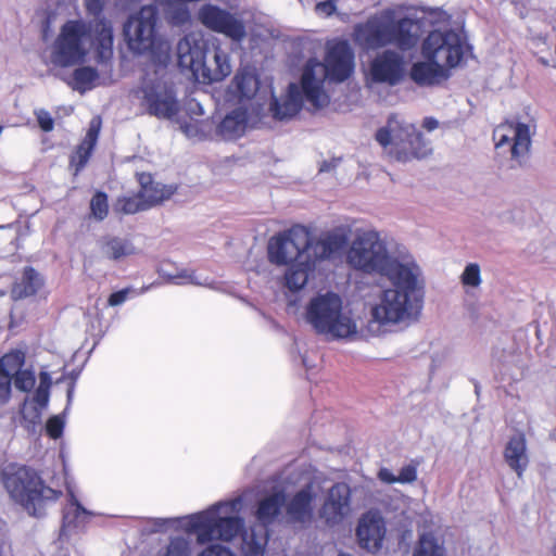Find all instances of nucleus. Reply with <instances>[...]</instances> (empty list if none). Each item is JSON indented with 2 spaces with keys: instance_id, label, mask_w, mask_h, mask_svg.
I'll list each match as a JSON object with an SVG mask.
<instances>
[{
  "instance_id": "58836bf2",
  "label": "nucleus",
  "mask_w": 556,
  "mask_h": 556,
  "mask_svg": "<svg viewBox=\"0 0 556 556\" xmlns=\"http://www.w3.org/2000/svg\"><path fill=\"white\" fill-rule=\"evenodd\" d=\"M148 208V205L146 204L144 200L140 197L139 192L134 197H122L117 200L115 204V211L122 212L127 215L136 214Z\"/></svg>"
},
{
  "instance_id": "338daca9",
  "label": "nucleus",
  "mask_w": 556,
  "mask_h": 556,
  "mask_svg": "<svg viewBox=\"0 0 556 556\" xmlns=\"http://www.w3.org/2000/svg\"><path fill=\"white\" fill-rule=\"evenodd\" d=\"M336 165L332 162L324 161L319 167V172H330Z\"/></svg>"
},
{
  "instance_id": "2f4dec72",
  "label": "nucleus",
  "mask_w": 556,
  "mask_h": 556,
  "mask_svg": "<svg viewBox=\"0 0 556 556\" xmlns=\"http://www.w3.org/2000/svg\"><path fill=\"white\" fill-rule=\"evenodd\" d=\"M99 73L94 67L80 66L74 70L72 75L64 78V81L75 91L85 93L97 86Z\"/></svg>"
},
{
  "instance_id": "13d9d810",
  "label": "nucleus",
  "mask_w": 556,
  "mask_h": 556,
  "mask_svg": "<svg viewBox=\"0 0 556 556\" xmlns=\"http://www.w3.org/2000/svg\"><path fill=\"white\" fill-rule=\"evenodd\" d=\"M105 0H85L86 9L89 14L93 15L96 18L101 15L104 8Z\"/></svg>"
},
{
  "instance_id": "6e6552de",
  "label": "nucleus",
  "mask_w": 556,
  "mask_h": 556,
  "mask_svg": "<svg viewBox=\"0 0 556 556\" xmlns=\"http://www.w3.org/2000/svg\"><path fill=\"white\" fill-rule=\"evenodd\" d=\"M377 142L396 161L407 162L424 159L432 151L429 142L414 124L396 114L390 115L387 125L375 136Z\"/></svg>"
},
{
  "instance_id": "a18cd8bd",
  "label": "nucleus",
  "mask_w": 556,
  "mask_h": 556,
  "mask_svg": "<svg viewBox=\"0 0 556 556\" xmlns=\"http://www.w3.org/2000/svg\"><path fill=\"white\" fill-rule=\"evenodd\" d=\"M139 193L149 208L162 202L165 198L163 188H161L157 182H153L151 186H148V189L146 190H140Z\"/></svg>"
},
{
  "instance_id": "f257e3e1",
  "label": "nucleus",
  "mask_w": 556,
  "mask_h": 556,
  "mask_svg": "<svg viewBox=\"0 0 556 556\" xmlns=\"http://www.w3.org/2000/svg\"><path fill=\"white\" fill-rule=\"evenodd\" d=\"M391 287L384 289L379 302L371 307L370 318L361 337H379L388 328L401 323L417 320L425 300L422 270L417 262L386 277Z\"/></svg>"
},
{
  "instance_id": "4c0bfd02",
  "label": "nucleus",
  "mask_w": 556,
  "mask_h": 556,
  "mask_svg": "<svg viewBox=\"0 0 556 556\" xmlns=\"http://www.w3.org/2000/svg\"><path fill=\"white\" fill-rule=\"evenodd\" d=\"M157 556H191V541L185 536H172Z\"/></svg>"
},
{
  "instance_id": "4be33fe9",
  "label": "nucleus",
  "mask_w": 556,
  "mask_h": 556,
  "mask_svg": "<svg viewBox=\"0 0 556 556\" xmlns=\"http://www.w3.org/2000/svg\"><path fill=\"white\" fill-rule=\"evenodd\" d=\"M422 35V21L418 18L391 17V46L406 52L415 48Z\"/></svg>"
},
{
  "instance_id": "c9c22d12",
  "label": "nucleus",
  "mask_w": 556,
  "mask_h": 556,
  "mask_svg": "<svg viewBox=\"0 0 556 556\" xmlns=\"http://www.w3.org/2000/svg\"><path fill=\"white\" fill-rule=\"evenodd\" d=\"M233 83L239 96L244 99L253 98L258 89V79L251 72L243 71L238 73L233 78Z\"/></svg>"
},
{
  "instance_id": "4468645a",
  "label": "nucleus",
  "mask_w": 556,
  "mask_h": 556,
  "mask_svg": "<svg viewBox=\"0 0 556 556\" xmlns=\"http://www.w3.org/2000/svg\"><path fill=\"white\" fill-rule=\"evenodd\" d=\"M137 98L146 112L159 118H172L178 113V104L173 92L154 83L143 84L137 91Z\"/></svg>"
},
{
  "instance_id": "052dcab7",
  "label": "nucleus",
  "mask_w": 556,
  "mask_h": 556,
  "mask_svg": "<svg viewBox=\"0 0 556 556\" xmlns=\"http://www.w3.org/2000/svg\"><path fill=\"white\" fill-rule=\"evenodd\" d=\"M396 477L397 476H395L389 468L386 467L378 471L379 480L388 484L397 483Z\"/></svg>"
},
{
  "instance_id": "774afa93",
  "label": "nucleus",
  "mask_w": 556,
  "mask_h": 556,
  "mask_svg": "<svg viewBox=\"0 0 556 556\" xmlns=\"http://www.w3.org/2000/svg\"><path fill=\"white\" fill-rule=\"evenodd\" d=\"M50 384L51 381H50V377L47 372H42L40 375V384L39 386H47V384Z\"/></svg>"
},
{
  "instance_id": "6e6d98bb",
  "label": "nucleus",
  "mask_w": 556,
  "mask_h": 556,
  "mask_svg": "<svg viewBox=\"0 0 556 556\" xmlns=\"http://www.w3.org/2000/svg\"><path fill=\"white\" fill-rule=\"evenodd\" d=\"M101 122L98 118H93L90 123L87 135L84 139V142H87L89 146L94 147L98 140V136L100 132Z\"/></svg>"
},
{
  "instance_id": "c03bdc74",
  "label": "nucleus",
  "mask_w": 556,
  "mask_h": 556,
  "mask_svg": "<svg viewBox=\"0 0 556 556\" xmlns=\"http://www.w3.org/2000/svg\"><path fill=\"white\" fill-rule=\"evenodd\" d=\"M93 148L94 147L89 146L87 142L84 141L78 146L75 154L71 159V164L75 166L76 172L81 170L86 166Z\"/></svg>"
},
{
  "instance_id": "1a4fd4ad",
  "label": "nucleus",
  "mask_w": 556,
  "mask_h": 556,
  "mask_svg": "<svg viewBox=\"0 0 556 556\" xmlns=\"http://www.w3.org/2000/svg\"><path fill=\"white\" fill-rule=\"evenodd\" d=\"M469 46L455 30H432L421 43L425 60L434 61L447 71L463 62Z\"/></svg>"
},
{
  "instance_id": "473e14b6",
  "label": "nucleus",
  "mask_w": 556,
  "mask_h": 556,
  "mask_svg": "<svg viewBox=\"0 0 556 556\" xmlns=\"http://www.w3.org/2000/svg\"><path fill=\"white\" fill-rule=\"evenodd\" d=\"M101 253L109 260L118 261L135 253V247L128 239L106 237L101 242Z\"/></svg>"
},
{
  "instance_id": "20e7f679",
  "label": "nucleus",
  "mask_w": 556,
  "mask_h": 556,
  "mask_svg": "<svg viewBox=\"0 0 556 556\" xmlns=\"http://www.w3.org/2000/svg\"><path fill=\"white\" fill-rule=\"evenodd\" d=\"M346 262L352 268L364 274L387 277L416 260L404 247L390 252L379 232L366 230L357 233L352 241L346 253Z\"/></svg>"
},
{
  "instance_id": "c85d7f7f",
  "label": "nucleus",
  "mask_w": 556,
  "mask_h": 556,
  "mask_svg": "<svg viewBox=\"0 0 556 556\" xmlns=\"http://www.w3.org/2000/svg\"><path fill=\"white\" fill-rule=\"evenodd\" d=\"M289 267L285 274V283L290 291H300L308 281L309 275L314 271L316 263L308 256L305 260L288 264Z\"/></svg>"
},
{
  "instance_id": "7ed1b4c3",
  "label": "nucleus",
  "mask_w": 556,
  "mask_h": 556,
  "mask_svg": "<svg viewBox=\"0 0 556 556\" xmlns=\"http://www.w3.org/2000/svg\"><path fill=\"white\" fill-rule=\"evenodd\" d=\"M354 71V53L345 40L337 41L327 49L325 62L309 59L302 73L301 83L306 100L314 109H321L329 103L324 91L325 79L342 83Z\"/></svg>"
},
{
  "instance_id": "9d476101",
  "label": "nucleus",
  "mask_w": 556,
  "mask_h": 556,
  "mask_svg": "<svg viewBox=\"0 0 556 556\" xmlns=\"http://www.w3.org/2000/svg\"><path fill=\"white\" fill-rule=\"evenodd\" d=\"M308 256V229L302 225L277 233L268 242V260L274 265L283 266Z\"/></svg>"
},
{
  "instance_id": "de8ad7c7",
  "label": "nucleus",
  "mask_w": 556,
  "mask_h": 556,
  "mask_svg": "<svg viewBox=\"0 0 556 556\" xmlns=\"http://www.w3.org/2000/svg\"><path fill=\"white\" fill-rule=\"evenodd\" d=\"M462 282L464 286L478 287L481 283L480 266L477 263H469L463 274Z\"/></svg>"
},
{
  "instance_id": "0eeeda50",
  "label": "nucleus",
  "mask_w": 556,
  "mask_h": 556,
  "mask_svg": "<svg viewBox=\"0 0 556 556\" xmlns=\"http://www.w3.org/2000/svg\"><path fill=\"white\" fill-rule=\"evenodd\" d=\"M305 319L318 334L332 339H350L358 334L351 311L344 309L341 296L331 291L311 299Z\"/></svg>"
},
{
  "instance_id": "bf43d9fd",
  "label": "nucleus",
  "mask_w": 556,
  "mask_h": 556,
  "mask_svg": "<svg viewBox=\"0 0 556 556\" xmlns=\"http://www.w3.org/2000/svg\"><path fill=\"white\" fill-rule=\"evenodd\" d=\"M316 11L325 15H331L336 11V3L332 0L321 1L316 4Z\"/></svg>"
},
{
  "instance_id": "09e8293b",
  "label": "nucleus",
  "mask_w": 556,
  "mask_h": 556,
  "mask_svg": "<svg viewBox=\"0 0 556 556\" xmlns=\"http://www.w3.org/2000/svg\"><path fill=\"white\" fill-rule=\"evenodd\" d=\"M65 421L62 415H55L48 419L46 430L51 439H59L63 434Z\"/></svg>"
},
{
  "instance_id": "39448f33",
  "label": "nucleus",
  "mask_w": 556,
  "mask_h": 556,
  "mask_svg": "<svg viewBox=\"0 0 556 556\" xmlns=\"http://www.w3.org/2000/svg\"><path fill=\"white\" fill-rule=\"evenodd\" d=\"M240 497L219 502L207 509L181 518L188 534H195L200 544L213 540L229 542L244 530V520L237 514L241 510Z\"/></svg>"
},
{
  "instance_id": "49530a36",
  "label": "nucleus",
  "mask_w": 556,
  "mask_h": 556,
  "mask_svg": "<svg viewBox=\"0 0 556 556\" xmlns=\"http://www.w3.org/2000/svg\"><path fill=\"white\" fill-rule=\"evenodd\" d=\"M14 386L17 390L27 392L30 391L36 382L35 374L28 369H21L13 375Z\"/></svg>"
},
{
  "instance_id": "680f3d73",
  "label": "nucleus",
  "mask_w": 556,
  "mask_h": 556,
  "mask_svg": "<svg viewBox=\"0 0 556 556\" xmlns=\"http://www.w3.org/2000/svg\"><path fill=\"white\" fill-rule=\"evenodd\" d=\"M150 521L153 526V531L160 532L163 531L166 526L174 525V522H176L177 519L152 518Z\"/></svg>"
},
{
  "instance_id": "dca6fc26",
  "label": "nucleus",
  "mask_w": 556,
  "mask_h": 556,
  "mask_svg": "<svg viewBox=\"0 0 556 556\" xmlns=\"http://www.w3.org/2000/svg\"><path fill=\"white\" fill-rule=\"evenodd\" d=\"M393 9H386L379 15L370 17L365 24L355 27V38L366 49H379L391 46V17Z\"/></svg>"
},
{
  "instance_id": "a19ab883",
  "label": "nucleus",
  "mask_w": 556,
  "mask_h": 556,
  "mask_svg": "<svg viewBox=\"0 0 556 556\" xmlns=\"http://www.w3.org/2000/svg\"><path fill=\"white\" fill-rule=\"evenodd\" d=\"M163 273L167 280L174 285L190 283L197 286H210L206 278L204 280H199L194 275V271L187 268L177 269L175 273H165L164 270Z\"/></svg>"
},
{
  "instance_id": "0e129e2a",
  "label": "nucleus",
  "mask_w": 556,
  "mask_h": 556,
  "mask_svg": "<svg viewBox=\"0 0 556 556\" xmlns=\"http://www.w3.org/2000/svg\"><path fill=\"white\" fill-rule=\"evenodd\" d=\"M422 127L428 131H433L439 127V122L434 117H426L422 122Z\"/></svg>"
},
{
  "instance_id": "864d4df0",
  "label": "nucleus",
  "mask_w": 556,
  "mask_h": 556,
  "mask_svg": "<svg viewBox=\"0 0 556 556\" xmlns=\"http://www.w3.org/2000/svg\"><path fill=\"white\" fill-rule=\"evenodd\" d=\"M30 403H34L40 409L47 407L49 403V383L47 386H39L36 389L33 401Z\"/></svg>"
},
{
  "instance_id": "5fc2aeb1",
  "label": "nucleus",
  "mask_w": 556,
  "mask_h": 556,
  "mask_svg": "<svg viewBox=\"0 0 556 556\" xmlns=\"http://www.w3.org/2000/svg\"><path fill=\"white\" fill-rule=\"evenodd\" d=\"M199 556H236L228 547L212 544L204 548Z\"/></svg>"
},
{
  "instance_id": "f8f14e48",
  "label": "nucleus",
  "mask_w": 556,
  "mask_h": 556,
  "mask_svg": "<svg viewBox=\"0 0 556 556\" xmlns=\"http://www.w3.org/2000/svg\"><path fill=\"white\" fill-rule=\"evenodd\" d=\"M198 18L207 29L223 34L232 41L241 42L247 36L243 21L237 14L216 4H203L198 11Z\"/></svg>"
},
{
  "instance_id": "f704fd0d",
  "label": "nucleus",
  "mask_w": 556,
  "mask_h": 556,
  "mask_svg": "<svg viewBox=\"0 0 556 556\" xmlns=\"http://www.w3.org/2000/svg\"><path fill=\"white\" fill-rule=\"evenodd\" d=\"M445 547L432 533L420 535L413 556H445Z\"/></svg>"
},
{
  "instance_id": "3c124183",
  "label": "nucleus",
  "mask_w": 556,
  "mask_h": 556,
  "mask_svg": "<svg viewBox=\"0 0 556 556\" xmlns=\"http://www.w3.org/2000/svg\"><path fill=\"white\" fill-rule=\"evenodd\" d=\"M417 479V465L410 463L401 468L396 477L397 483H413Z\"/></svg>"
},
{
  "instance_id": "e2e57ef3",
  "label": "nucleus",
  "mask_w": 556,
  "mask_h": 556,
  "mask_svg": "<svg viewBox=\"0 0 556 556\" xmlns=\"http://www.w3.org/2000/svg\"><path fill=\"white\" fill-rule=\"evenodd\" d=\"M138 181L140 184V187H141L140 190L148 189V186H151L154 182L151 174H148V173L139 174Z\"/></svg>"
},
{
  "instance_id": "412c9836",
  "label": "nucleus",
  "mask_w": 556,
  "mask_h": 556,
  "mask_svg": "<svg viewBox=\"0 0 556 556\" xmlns=\"http://www.w3.org/2000/svg\"><path fill=\"white\" fill-rule=\"evenodd\" d=\"M349 242V236L345 229L336 228L318 239H312L308 232V253L315 263L330 260L334 254L341 252Z\"/></svg>"
},
{
  "instance_id": "a211bd4d",
  "label": "nucleus",
  "mask_w": 556,
  "mask_h": 556,
  "mask_svg": "<svg viewBox=\"0 0 556 556\" xmlns=\"http://www.w3.org/2000/svg\"><path fill=\"white\" fill-rule=\"evenodd\" d=\"M404 58L394 50H384L370 63L369 74L374 83L399 85L404 78Z\"/></svg>"
},
{
  "instance_id": "f03ea898",
  "label": "nucleus",
  "mask_w": 556,
  "mask_h": 556,
  "mask_svg": "<svg viewBox=\"0 0 556 556\" xmlns=\"http://www.w3.org/2000/svg\"><path fill=\"white\" fill-rule=\"evenodd\" d=\"M113 26L108 20H68L53 41L51 62L59 67L79 65L93 49L96 61L105 64L113 56Z\"/></svg>"
},
{
  "instance_id": "393cba45",
  "label": "nucleus",
  "mask_w": 556,
  "mask_h": 556,
  "mask_svg": "<svg viewBox=\"0 0 556 556\" xmlns=\"http://www.w3.org/2000/svg\"><path fill=\"white\" fill-rule=\"evenodd\" d=\"M304 100L308 102L303 87L291 83L288 86L287 98L283 102L280 103L277 99L271 102L270 111L273 112V116L280 121L293 117L301 111Z\"/></svg>"
},
{
  "instance_id": "9b49d317",
  "label": "nucleus",
  "mask_w": 556,
  "mask_h": 556,
  "mask_svg": "<svg viewBox=\"0 0 556 556\" xmlns=\"http://www.w3.org/2000/svg\"><path fill=\"white\" fill-rule=\"evenodd\" d=\"M157 9L144 5L136 15H131L124 25V36L130 51L143 54L150 51L156 38Z\"/></svg>"
},
{
  "instance_id": "e433bc0d",
  "label": "nucleus",
  "mask_w": 556,
  "mask_h": 556,
  "mask_svg": "<svg viewBox=\"0 0 556 556\" xmlns=\"http://www.w3.org/2000/svg\"><path fill=\"white\" fill-rule=\"evenodd\" d=\"M41 410L34 403H29L27 400L24 401L20 414H21V425L28 432H36L37 427L41 424Z\"/></svg>"
},
{
  "instance_id": "f3484780",
  "label": "nucleus",
  "mask_w": 556,
  "mask_h": 556,
  "mask_svg": "<svg viewBox=\"0 0 556 556\" xmlns=\"http://www.w3.org/2000/svg\"><path fill=\"white\" fill-rule=\"evenodd\" d=\"M317 493L306 483L291 496L286 495L285 514L289 523L308 526L314 520Z\"/></svg>"
},
{
  "instance_id": "72a5a7b5",
  "label": "nucleus",
  "mask_w": 556,
  "mask_h": 556,
  "mask_svg": "<svg viewBox=\"0 0 556 556\" xmlns=\"http://www.w3.org/2000/svg\"><path fill=\"white\" fill-rule=\"evenodd\" d=\"M247 117L241 110L227 114L218 125V134L226 140L240 137L245 129Z\"/></svg>"
},
{
  "instance_id": "5701e85b",
  "label": "nucleus",
  "mask_w": 556,
  "mask_h": 556,
  "mask_svg": "<svg viewBox=\"0 0 556 556\" xmlns=\"http://www.w3.org/2000/svg\"><path fill=\"white\" fill-rule=\"evenodd\" d=\"M93 516L96 514L85 508L75 494L70 491L62 514L61 538L84 531Z\"/></svg>"
},
{
  "instance_id": "2eb2a0df",
  "label": "nucleus",
  "mask_w": 556,
  "mask_h": 556,
  "mask_svg": "<svg viewBox=\"0 0 556 556\" xmlns=\"http://www.w3.org/2000/svg\"><path fill=\"white\" fill-rule=\"evenodd\" d=\"M351 488L345 482L332 484L318 509L319 519L328 527L340 525L351 511Z\"/></svg>"
},
{
  "instance_id": "7c9ffc66",
  "label": "nucleus",
  "mask_w": 556,
  "mask_h": 556,
  "mask_svg": "<svg viewBox=\"0 0 556 556\" xmlns=\"http://www.w3.org/2000/svg\"><path fill=\"white\" fill-rule=\"evenodd\" d=\"M42 286V279L33 267L26 266L20 280L12 288V298L15 300L35 295Z\"/></svg>"
},
{
  "instance_id": "aec40b11",
  "label": "nucleus",
  "mask_w": 556,
  "mask_h": 556,
  "mask_svg": "<svg viewBox=\"0 0 556 556\" xmlns=\"http://www.w3.org/2000/svg\"><path fill=\"white\" fill-rule=\"evenodd\" d=\"M210 42L211 38H205L201 31L186 34L177 43V59L181 71L192 74L204 58Z\"/></svg>"
},
{
  "instance_id": "cd10ccee",
  "label": "nucleus",
  "mask_w": 556,
  "mask_h": 556,
  "mask_svg": "<svg viewBox=\"0 0 556 556\" xmlns=\"http://www.w3.org/2000/svg\"><path fill=\"white\" fill-rule=\"evenodd\" d=\"M504 459L510 469L521 478L529 464L525 434L518 433L508 440L504 450Z\"/></svg>"
},
{
  "instance_id": "603ef678",
  "label": "nucleus",
  "mask_w": 556,
  "mask_h": 556,
  "mask_svg": "<svg viewBox=\"0 0 556 556\" xmlns=\"http://www.w3.org/2000/svg\"><path fill=\"white\" fill-rule=\"evenodd\" d=\"M35 115H36L39 127L43 131L49 132L53 129L54 121H53L51 114L47 110L40 109L35 112Z\"/></svg>"
},
{
  "instance_id": "6ab92c4d",
  "label": "nucleus",
  "mask_w": 556,
  "mask_h": 556,
  "mask_svg": "<svg viewBox=\"0 0 556 556\" xmlns=\"http://www.w3.org/2000/svg\"><path fill=\"white\" fill-rule=\"evenodd\" d=\"M493 136L497 149L510 146L511 157L515 160L527 155L532 142L530 126L525 123L501 125Z\"/></svg>"
},
{
  "instance_id": "423d86ee",
  "label": "nucleus",
  "mask_w": 556,
  "mask_h": 556,
  "mask_svg": "<svg viewBox=\"0 0 556 556\" xmlns=\"http://www.w3.org/2000/svg\"><path fill=\"white\" fill-rule=\"evenodd\" d=\"M1 482L12 501L30 516L41 517L45 507L62 494L48 486L39 472L26 465L8 464L1 470Z\"/></svg>"
},
{
  "instance_id": "69168bd1",
  "label": "nucleus",
  "mask_w": 556,
  "mask_h": 556,
  "mask_svg": "<svg viewBox=\"0 0 556 556\" xmlns=\"http://www.w3.org/2000/svg\"><path fill=\"white\" fill-rule=\"evenodd\" d=\"M74 388H75V384L74 382L70 384L68 389H67V394H66V397H67V404H66V407L63 412V415H65L70 408V405L73 401V396H74Z\"/></svg>"
},
{
  "instance_id": "ea45409f",
  "label": "nucleus",
  "mask_w": 556,
  "mask_h": 556,
  "mask_svg": "<svg viewBox=\"0 0 556 556\" xmlns=\"http://www.w3.org/2000/svg\"><path fill=\"white\" fill-rule=\"evenodd\" d=\"M25 363V354L22 351H12L0 358V370L8 375H15Z\"/></svg>"
},
{
  "instance_id": "b1692460",
  "label": "nucleus",
  "mask_w": 556,
  "mask_h": 556,
  "mask_svg": "<svg viewBox=\"0 0 556 556\" xmlns=\"http://www.w3.org/2000/svg\"><path fill=\"white\" fill-rule=\"evenodd\" d=\"M356 535L363 548L371 553L378 552L386 535L383 519L376 514L364 515L358 521Z\"/></svg>"
},
{
  "instance_id": "c756f323",
  "label": "nucleus",
  "mask_w": 556,
  "mask_h": 556,
  "mask_svg": "<svg viewBox=\"0 0 556 556\" xmlns=\"http://www.w3.org/2000/svg\"><path fill=\"white\" fill-rule=\"evenodd\" d=\"M268 542L267 529L255 525L242 532V552L244 556H263Z\"/></svg>"
},
{
  "instance_id": "a878e982",
  "label": "nucleus",
  "mask_w": 556,
  "mask_h": 556,
  "mask_svg": "<svg viewBox=\"0 0 556 556\" xmlns=\"http://www.w3.org/2000/svg\"><path fill=\"white\" fill-rule=\"evenodd\" d=\"M409 76L418 86H434L447 79L450 72L434 61H418L410 67Z\"/></svg>"
},
{
  "instance_id": "79ce46f5",
  "label": "nucleus",
  "mask_w": 556,
  "mask_h": 556,
  "mask_svg": "<svg viewBox=\"0 0 556 556\" xmlns=\"http://www.w3.org/2000/svg\"><path fill=\"white\" fill-rule=\"evenodd\" d=\"M166 18L172 26L180 27L190 23L191 14L185 4L169 5Z\"/></svg>"
},
{
  "instance_id": "4d7b16f0",
  "label": "nucleus",
  "mask_w": 556,
  "mask_h": 556,
  "mask_svg": "<svg viewBox=\"0 0 556 556\" xmlns=\"http://www.w3.org/2000/svg\"><path fill=\"white\" fill-rule=\"evenodd\" d=\"M134 292L130 288H125L122 290H118L116 292H113L108 300V303L110 306H118L122 305L129 296V294Z\"/></svg>"
},
{
  "instance_id": "bb28decb",
  "label": "nucleus",
  "mask_w": 556,
  "mask_h": 556,
  "mask_svg": "<svg viewBox=\"0 0 556 556\" xmlns=\"http://www.w3.org/2000/svg\"><path fill=\"white\" fill-rule=\"evenodd\" d=\"M286 504V493L283 490L275 491L258 502L255 517L258 526L267 529L281 515Z\"/></svg>"
},
{
  "instance_id": "8fccbe9b",
  "label": "nucleus",
  "mask_w": 556,
  "mask_h": 556,
  "mask_svg": "<svg viewBox=\"0 0 556 556\" xmlns=\"http://www.w3.org/2000/svg\"><path fill=\"white\" fill-rule=\"evenodd\" d=\"M13 376L0 370V403L5 404L11 397Z\"/></svg>"
},
{
  "instance_id": "ddd939ff",
  "label": "nucleus",
  "mask_w": 556,
  "mask_h": 556,
  "mask_svg": "<svg viewBox=\"0 0 556 556\" xmlns=\"http://www.w3.org/2000/svg\"><path fill=\"white\" fill-rule=\"evenodd\" d=\"M231 73L230 58L227 51L220 48L218 39L212 37L208 48L192 77L202 84H212L225 79Z\"/></svg>"
},
{
  "instance_id": "37998d69",
  "label": "nucleus",
  "mask_w": 556,
  "mask_h": 556,
  "mask_svg": "<svg viewBox=\"0 0 556 556\" xmlns=\"http://www.w3.org/2000/svg\"><path fill=\"white\" fill-rule=\"evenodd\" d=\"M91 216L101 222L109 213L108 195L102 191H97L90 201Z\"/></svg>"
}]
</instances>
